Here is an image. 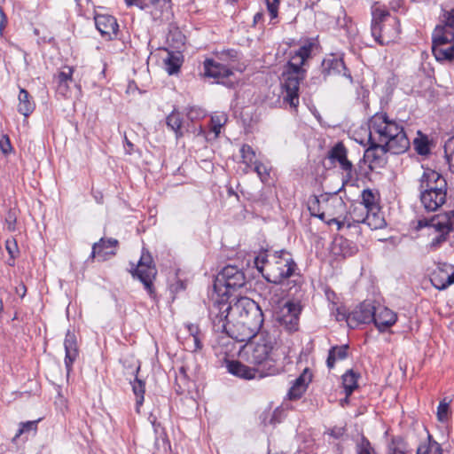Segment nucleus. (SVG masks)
I'll return each mask as SVG.
<instances>
[{
	"label": "nucleus",
	"instance_id": "1",
	"mask_svg": "<svg viewBox=\"0 0 454 454\" xmlns=\"http://www.w3.org/2000/svg\"><path fill=\"white\" fill-rule=\"evenodd\" d=\"M230 337L239 342L249 340L259 333L264 322L260 306L252 299L241 296L229 301Z\"/></svg>",
	"mask_w": 454,
	"mask_h": 454
},
{
	"label": "nucleus",
	"instance_id": "2",
	"mask_svg": "<svg viewBox=\"0 0 454 454\" xmlns=\"http://www.w3.org/2000/svg\"><path fill=\"white\" fill-rule=\"evenodd\" d=\"M254 265L270 283L283 285L286 282L287 285L293 283V286H301V276L297 272V264L286 250L261 253L255 257Z\"/></svg>",
	"mask_w": 454,
	"mask_h": 454
},
{
	"label": "nucleus",
	"instance_id": "3",
	"mask_svg": "<svg viewBox=\"0 0 454 454\" xmlns=\"http://www.w3.org/2000/svg\"><path fill=\"white\" fill-rule=\"evenodd\" d=\"M240 356L250 364L258 368L259 378L278 375L281 367L278 364L273 352L276 339L262 328L249 340H246Z\"/></svg>",
	"mask_w": 454,
	"mask_h": 454
},
{
	"label": "nucleus",
	"instance_id": "4",
	"mask_svg": "<svg viewBox=\"0 0 454 454\" xmlns=\"http://www.w3.org/2000/svg\"><path fill=\"white\" fill-rule=\"evenodd\" d=\"M312 44L308 43L290 53V60L285 66L281 74V86L283 99L293 108L299 105V88L301 82L305 78V70L302 68L306 59L310 56Z\"/></svg>",
	"mask_w": 454,
	"mask_h": 454
},
{
	"label": "nucleus",
	"instance_id": "5",
	"mask_svg": "<svg viewBox=\"0 0 454 454\" xmlns=\"http://www.w3.org/2000/svg\"><path fill=\"white\" fill-rule=\"evenodd\" d=\"M372 35L379 44L387 45L398 38L400 22L397 18L391 17L386 8L375 3L372 6Z\"/></svg>",
	"mask_w": 454,
	"mask_h": 454
},
{
	"label": "nucleus",
	"instance_id": "6",
	"mask_svg": "<svg viewBox=\"0 0 454 454\" xmlns=\"http://www.w3.org/2000/svg\"><path fill=\"white\" fill-rule=\"evenodd\" d=\"M247 283L244 271L234 265L225 266L216 276L213 292L218 296H231V292H234L243 287Z\"/></svg>",
	"mask_w": 454,
	"mask_h": 454
},
{
	"label": "nucleus",
	"instance_id": "7",
	"mask_svg": "<svg viewBox=\"0 0 454 454\" xmlns=\"http://www.w3.org/2000/svg\"><path fill=\"white\" fill-rule=\"evenodd\" d=\"M229 297L218 296L213 292L208 305V317L215 333H225L230 337L231 315L229 313Z\"/></svg>",
	"mask_w": 454,
	"mask_h": 454
},
{
	"label": "nucleus",
	"instance_id": "8",
	"mask_svg": "<svg viewBox=\"0 0 454 454\" xmlns=\"http://www.w3.org/2000/svg\"><path fill=\"white\" fill-rule=\"evenodd\" d=\"M129 272L134 278H137L143 283L145 289L151 296L154 294L153 282L156 278L157 270L148 251L143 250L137 266L132 267Z\"/></svg>",
	"mask_w": 454,
	"mask_h": 454
},
{
	"label": "nucleus",
	"instance_id": "9",
	"mask_svg": "<svg viewBox=\"0 0 454 454\" xmlns=\"http://www.w3.org/2000/svg\"><path fill=\"white\" fill-rule=\"evenodd\" d=\"M400 124L402 121L390 119L386 113H377L369 120V136L376 138L377 142L382 143L391 131L395 132L398 129Z\"/></svg>",
	"mask_w": 454,
	"mask_h": 454
},
{
	"label": "nucleus",
	"instance_id": "10",
	"mask_svg": "<svg viewBox=\"0 0 454 454\" xmlns=\"http://www.w3.org/2000/svg\"><path fill=\"white\" fill-rule=\"evenodd\" d=\"M419 195L428 193H444L448 192V184L445 177L439 172L426 168L419 179Z\"/></svg>",
	"mask_w": 454,
	"mask_h": 454
},
{
	"label": "nucleus",
	"instance_id": "11",
	"mask_svg": "<svg viewBox=\"0 0 454 454\" xmlns=\"http://www.w3.org/2000/svg\"><path fill=\"white\" fill-rule=\"evenodd\" d=\"M203 66L206 76L214 78L217 83L231 85V82H229V78L233 75V67H229L211 59H207Z\"/></svg>",
	"mask_w": 454,
	"mask_h": 454
},
{
	"label": "nucleus",
	"instance_id": "12",
	"mask_svg": "<svg viewBox=\"0 0 454 454\" xmlns=\"http://www.w3.org/2000/svg\"><path fill=\"white\" fill-rule=\"evenodd\" d=\"M370 146L365 150L364 158L369 163L371 169L382 168L387 163L386 153H389L382 143L377 142L376 138L369 136Z\"/></svg>",
	"mask_w": 454,
	"mask_h": 454
},
{
	"label": "nucleus",
	"instance_id": "13",
	"mask_svg": "<svg viewBox=\"0 0 454 454\" xmlns=\"http://www.w3.org/2000/svg\"><path fill=\"white\" fill-rule=\"evenodd\" d=\"M382 144L392 154L405 153L410 148L411 143L404 131L403 123L398 126V129L395 132L391 131Z\"/></svg>",
	"mask_w": 454,
	"mask_h": 454
},
{
	"label": "nucleus",
	"instance_id": "14",
	"mask_svg": "<svg viewBox=\"0 0 454 454\" xmlns=\"http://www.w3.org/2000/svg\"><path fill=\"white\" fill-rule=\"evenodd\" d=\"M373 312L375 306L369 301H364L348 313L347 324L350 328H356L360 324H370L373 322Z\"/></svg>",
	"mask_w": 454,
	"mask_h": 454
},
{
	"label": "nucleus",
	"instance_id": "15",
	"mask_svg": "<svg viewBox=\"0 0 454 454\" xmlns=\"http://www.w3.org/2000/svg\"><path fill=\"white\" fill-rule=\"evenodd\" d=\"M454 226V210L446 212L443 215H434L431 218H419L417 221L416 230H421L425 227L433 229L442 228L445 232L453 231Z\"/></svg>",
	"mask_w": 454,
	"mask_h": 454
},
{
	"label": "nucleus",
	"instance_id": "16",
	"mask_svg": "<svg viewBox=\"0 0 454 454\" xmlns=\"http://www.w3.org/2000/svg\"><path fill=\"white\" fill-rule=\"evenodd\" d=\"M166 124L168 129L174 131L176 139L183 137L184 132H191L197 136L204 134V129L201 125L190 127L189 124H187V127L184 129L183 118L176 108L166 117Z\"/></svg>",
	"mask_w": 454,
	"mask_h": 454
},
{
	"label": "nucleus",
	"instance_id": "17",
	"mask_svg": "<svg viewBox=\"0 0 454 454\" xmlns=\"http://www.w3.org/2000/svg\"><path fill=\"white\" fill-rule=\"evenodd\" d=\"M454 43V8L450 12L445 26H438L433 32L432 46Z\"/></svg>",
	"mask_w": 454,
	"mask_h": 454
},
{
	"label": "nucleus",
	"instance_id": "18",
	"mask_svg": "<svg viewBox=\"0 0 454 454\" xmlns=\"http://www.w3.org/2000/svg\"><path fill=\"white\" fill-rule=\"evenodd\" d=\"M95 25L101 35L107 40H112L117 35L119 25L116 19L109 14H96Z\"/></svg>",
	"mask_w": 454,
	"mask_h": 454
},
{
	"label": "nucleus",
	"instance_id": "19",
	"mask_svg": "<svg viewBox=\"0 0 454 454\" xmlns=\"http://www.w3.org/2000/svg\"><path fill=\"white\" fill-rule=\"evenodd\" d=\"M348 152L345 145L339 142L328 152V158L332 162H338L340 168L346 172L348 179L352 178L353 164L347 157Z\"/></svg>",
	"mask_w": 454,
	"mask_h": 454
},
{
	"label": "nucleus",
	"instance_id": "20",
	"mask_svg": "<svg viewBox=\"0 0 454 454\" xmlns=\"http://www.w3.org/2000/svg\"><path fill=\"white\" fill-rule=\"evenodd\" d=\"M150 2L151 5H143L144 9H150L149 12L153 20L162 23L171 19L173 13L170 0H151Z\"/></svg>",
	"mask_w": 454,
	"mask_h": 454
},
{
	"label": "nucleus",
	"instance_id": "21",
	"mask_svg": "<svg viewBox=\"0 0 454 454\" xmlns=\"http://www.w3.org/2000/svg\"><path fill=\"white\" fill-rule=\"evenodd\" d=\"M321 69V73L324 75L325 80L327 76L342 74L352 82V76L350 73L348 72V69L341 59L335 57L325 59L322 62Z\"/></svg>",
	"mask_w": 454,
	"mask_h": 454
},
{
	"label": "nucleus",
	"instance_id": "22",
	"mask_svg": "<svg viewBox=\"0 0 454 454\" xmlns=\"http://www.w3.org/2000/svg\"><path fill=\"white\" fill-rule=\"evenodd\" d=\"M373 324L380 332H384L390 326L394 325L397 320L396 314L384 306H375L373 312Z\"/></svg>",
	"mask_w": 454,
	"mask_h": 454
},
{
	"label": "nucleus",
	"instance_id": "23",
	"mask_svg": "<svg viewBox=\"0 0 454 454\" xmlns=\"http://www.w3.org/2000/svg\"><path fill=\"white\" fill-rule=\"evenodd\" d=\"M65 366L67 373L69 375L72 371L73 364L76 360L79 355L77 339L74 332L67 331L65 340Z\"/></svg>",
	"mask_w": 454,
	"mask_h": 454
},
{
	"label": "nucleus",
	"instance_id": "24",
	"mask_svg": "<svg viewBox=\"0 0 454 454\" xmlns=\"http://www.w3.org/2000/svg\"><path fill=\"white\" fill-rule=\"evenodd\" d=\"M227 369L230 373L240 379L253 380L259 378V371L257 367H249L239 361L228 362Z\"/></svg>",
	"mask_w": 454,
	"mask_h": 454
},
{
	"label": "nucleus",
	"instance_id": "25",
	"mask_svg": "<svg viewBox=\"0 0 454 454\" xmlns=\"http://www.w3.org/2000/svg\"><path fill=\"white\" fill-rule=\"evenodd\" d=\"M312 374L309 369H305L303 372L294 381L288 391L290 400H297L306 392L309 383L311 381Z\"/></svg>",
	"mask_w": 454,
	"mask_h": 454
},
{
	"label": "nucleus",
	"instance_id": "26",
	"mask_svg": "<svg viewBox=\"0 0 454 454\" xmlns=\"http://www.w3.org/2000/svg\"><path fill=\"white\" fill-rule=\"evenodd\" d=\"M419 200L424 208L427 212H434L440 208L447 200V192L444 193H428L419 195Z\"/></svg>",
	"mask_w": 454,
	"mask_h": 454
},
{
	"label": "nucleus",
	"instance_id": "27",
	"mask_svg": "<svg viewBox=\"0 0 454 454\" xmlns=\"http://www.w3.org/2000/svg\"><path fill=\"white\" fill-rule=\"evenodd\" d=\"M118 245V240L113 238L110 239H100L98 242L94 243L92 246V251L90 254V258H95L96 256L102 258V260L106 259V255H114V251H106V249L110 247H116Z\"/></svg>",
	"mask_w": 454,
	"mask_h": 454
},
{
	"label": "nucleus",
	"instance_id": "28",
	"mask_svg": "<svg viewBox=\"0 0 454 454\" xmlns=\"http://www.w3.org/2000/svg\"><path fill=\"white\" fill-rule=\"evenodd\" d=\"M19 105L18 111L25 117H28L35 110V104L29 95L28 91L25 89H20L19 93Z\"/></svg>",
	"mask_w": 454,
	"mask_h": 454
},
{
	"label": "nucleus",
	"instance_id": "29",
	"mask_svg": "<svg viewBox=\"0 0 454 454\" xmlns=\"http://www.w3.org/2000/svg\"><path fill=\"white\" fill-rule=\"evenodd\" d=\"M450 277L449 265H443V267H439L437 270H434L431 277V282L433 286L439 289L443 290L447 288L450 284H447Z\"/></svg>",
	"mask_w": 454,
	"mask_h": 454
},
{
	"label": "nucleus",
	"instance_id": "30",
	"mask_svg": "<svg viewBox=\"0 0 454 454\" xmlns=\"http://www.w3.org/2000/svg\"><path fill=\"white\" fill-rule=\"evenodd\" d=\"M348 345L334 346L329 349L326 364L328 368L334 367L335 363L344 360L348 356Z\"/></svg>",
	"mask_w": 454,
	"mask_h": 454
},
{
	"label": "nucleus",
	"instance_id": "31",
	"mask_svg": "<svg viewBox=\"0 0 454 454\" xmlns=\"http://www.w3.org/2000/svg\"><path fill=\"white\" fill-rule=\"evenodd\" d=\"M365 224H367L372 230H379L386 226L387 223L380 207H379L377 210L368 211Z\"/></svg>",
	"mask_w": 454,
	"mask_h": 454
},
{
	"label": "nucleus",
	"instance_id": "32",
	"mask_svg": "<svg viewBox=\"0 0 454 454\" xmlns=\"http://www.w3.org/2000/svg\"><path fill=\"white\" fill-rule=\"evenodd\" d=\"M368 210L361 204H353L348 211V217L354 223H365Z\"/></svg>",
	"mask_w": 454,
	"mask_h": 454
},
{
	"label": "nucleus",
	"instance_id": "33",
	"mask_svg": "<svg viewBox=\"0 0 454 454\" xmlns=\"http://www.w3.org/2000/svg\"><path fill=\"white\" fill-rule=\"evenodd\" d=\"M359 375L356 374L353 370L348 371L342 376V384L345 389L346 395L348 396L357 387V379Z\"/></svg>",
	"mask_w": 454,
	"mask_h": 454
},
{
	"label": "nucleus",
	"instance_id": "34",
	"mask_svg": "<svg viewBox=\"0 0 454 454\" xmlns=\"http://www.w3.org/2000/svg\"><path fill=\"white\" fill-rule=\"evenodd\" d=\"M132 384V390L136 395V411L137 413L140 412V407L144 403V395L145 392V382L139 380L137 376Z\"/></svg>",
	"mask_w": 454,
	"mask_h": 454
},
{
	"label": "nucleus",
	"instance_id": "35",
	"mask_svg": "<svg viewBox=\"0 0 454 454\" xmlns=\"http://www.w3.org/2000/svg\"><path fill=\"white\" fill-rule=\"evenodd\" d=\"M242 163H244L247 168L254 167L258 161L256 160V154L254 149L249 145H243L239 150Z\"/></svg>",
	"mask_w": 454,
	"mask_h": 454
},
{
	"label": "nucleus",
	"instance_id": "36",
	"mask_svg": "<svg viewBox=\"0 0 454 454\" xmlns=\"http://www.w3.org/2000/svg\"><path fill=\"white\" fill-rule=\"evenodd\" d=\"M165 69L168 74H177L180 70L182 60L179 55L168 52V56L164 59Z\"/></svg>",
	"mask_w": 454,
	"mask_h": 454
},
{
	"label": "nucleus",
	"instance_id": "37",
	"mask_svg": "<svg viewBox=\"0 0 454 454\" xmlns=\"http://www.w3.org/2000/svg\"><path fill=\"white\" fill-rule=\"evenodd\" d=\"M418 137L413 140V146L415 151L419 155H427L430 153L429 141L426 135L421 131H418Z\"/></svg>",
	"mask_w": 454,
	"mask_h": 454
},
{
	"label": "nucleus",
	"instance_id": "38",
	"mask_svg": "<svg viewBox=\"0 0 454 454\" xmlns=\"http://www.w3.org/2000/svg\"><path fill=\"white\" fill-rule=\"evenodd\" d=\"M361 201L358 204L363 205L368 211L377 210L380 207L376 201L374 193L370 189L364 190L361 194Z\"/></svg>",
	"mask_w": 454,
	"mask_h": 454
},
{
	"label": "nucleus",
	"instance_id": "39",
	"mask_svg": "<svg viewBox=\"0 0 454 454\" xmlns=\"http://www.w3.org/2000/svg\"><path fill=\"white\" fill-rule=\"evenodd\" d=\"M444 157L449 165V168L454 174V136L449 137L443 146Z\"/></svg>",
	"mask_w": 454,
	"mask_h": 454
},
{
	"label": "nucleus",
	"instance_id": "40",
	"mask_svg": "<svg viewBox=\"0 0 454 454\" xmlns=\"http://www.w3.org/2000/svg\"><path fill=\"white\" fill-rule=\"evenodd\" d=\"M417 454H442V448L438 442L431 441L429 436L427 442L418 447Z\"/></svg>",
	"mask_w": 454,
	"mask_h": 454
},
{
	"label": "nucleus",
	"instance_id": "41",
	"mask_svg": "<svg viewBox=\"0 0 454 454\" xmlns=\"http://www.w3.org/2000/svg\"><path fill=\"white\" fill-rule=\"evenodd\" d=\"M218 59L229 67H232V63H236L239 60V52L233 49H228L218 53Z\"/></svg>",
	"mask_w": 454,
	"mask_h": 454
},
{
	"label": "nucleus",
	"instance_id": "42",
	"mask_svg": "<svg viewBox=\"0 0 454 454\" xmlns=\"http://www.w3.org/2000/svg\"><path fill=\"white\" fill-rule=\"evenodd\" d=\"M226 121L227 116L224 114L211 116V130L215 133V137L219 136L221 128L226 123Z\"/></svg>",
	"mask_w": 454,
	"mask_h": 454
},
{
	"label": "nucleus",
	"instance_id": "43",
	"mask_svg": "<svg viewBox=\"0 0 454 454\" xmlns=\"http://www.w3.org/2000/svg\"><path fill=\"white\" fill-rule=\"evenodd\" d=\"M185 115L189 121L195 122L206 117L207 113L201 107L193 106L185 109Z\"/></svg>",
	"mask_w": 454,
	"mask_h": 454
},
{
	"label": "nucleus",
	"instance_id": "44",
	"mask_svg": "<svg viewBox=\"0 0 454 454\" xmlns=\"http://www.w3.org/2000/svg\"><path fill=\"white\" fill-rule=\"evenodd\" d=\"M356 449L357 454H373L374 452L370 442L364 436L357 442Z\"/></svg>",
	"mask_w": 454,
	"mask_h": 454
},
{
	"label": "nucleus",
	"instance_id": "45",
	"mask_svg": "<svg viewBox=\"0 0 454 454\" xmlns=\"http://www.w3.org/2000/svg\"><path fill=\"white\" fill-rule=\"evenodd\" d=\"M388 454H411V452L405 449L404 443L402 440H394L392 445L389 447Z\"/></svg>",
	"mask_w": 454,
	"mask_h": 454
},
{
	"label": "nucleus",
	"instance_id": "46",
	"mask_svg": "<svg viewBox=\"0 0 454 454\" xmlns=\"http://www.w3.org/2000/svg\"><path fill=\"white\" fill-rule=\"evenodd\" d=\"M254 170L257 173L258 176L260 177V179L262 183H266L268 181V179L270 177V173L265 165H263L261 162H257L254 166Z\"/></svg>",
	"mask_w": 454,
	"mask_h": 454
},
{
	"label": "nucleus",
	"instance_id": "47",
	"mask_svg": "<svg viewBox=\"0 0 454 454\" xmlns=\"http://www.w3.org/2000/svg\"><path fill=\"white\" fill-rule=\"evenodd\" d=\"M333 223H335L337 225V230L339 231L341 230L344 226H347V228L352 227V223L348 217V215H346L342 220H339L336 217L329 218L327 221V224L331 225Z\"/></svg>",
	"mask_w": 454,
	"mask_h": 454
},
{
	"label": "nucleus",
	"instance_id": "48",
	"mask_svg": "<svg viewBox=\"0 0 454 454\" xmlns=\"http://www.w3.org/2000/svg\"><path fill=\"white\" fill-rule=\"evenodd\" d=\"M73 69L71 67H65L64 70L60 71L56 76L57 82H72Z\"/></svg>",
	"mask_w": 454,
	"mask_h": 454
},
{
	"label": "nucleus",
	"instance_id": "49",
	"mask_svg": "<svg viewBox=\"0 0 454 454\" xmlns=\"http://www.w3.org/2000/svg\"><path fill=\"white\" fill-rule=\"evenodd\" d=\"M5 248L10 254L11 258L14 260L16 254L19 253L17 241L15 239H7L5 242Z\"/></svg>",
	"mask_w": 454,
	"mask_h": 454
},
{
	"label": "nucleus",
	"instance_id": "50",
	"mask_svg": "<svg viewBox=\"0 0 454 454\" xmlns=\"http://www.w3.org/2000/svg\"><path fill=\"white\" fill-rule=\"evenodd\" d=\"M37 421H27L20 423V427L16 434V437L20 436L25 432L35 431L37 428Z\"/></svg>",
	"mask_w": 454,
	"mask_h": 454
},
{
	"label": "nucleus",
	"instance_id": "51",
	"mask_svg": "<svg viewBox=\"0 0 454 454\" xmlns=\"http://www.w3.org/2000/svg\"><path fill=\"white\" fill-rule=\"evenodd\" d=\"M449 403L441 402L437 408V418L441 422H444L448 419Z\"/></svg>",
	"mask_w": 454,
	"mask_h": 454
},
{
	"label": "nucleus",
	"instance_id": "52",
	"mask_svg": "<svg viewBox=\"0 0 454 454\" xmlns=\"http://www.w3.org/2000/svg\"><path fill=\"white\" fill-rule=\"evenodd\" d=\"M265 1H266V4H267V10L270 15V18L271 19L277 18L280 0H272V1L265 0Z\"/></svg>",
	"mask_w": 454,
	"mask_h": 454
},
{
	"label": "nucleus",
	"instance_id": "53",
	"mask_svg": "<svg viewBox=\"0 0 454 454\" xmlns=\"http://www.w3.org/2000/svg\"><path fill=\"white\" fill-rule=\"evenodd\" d=\"M154 446L158 451L162 450L164 452H167L168 450L170 448V443L166 435H164L156 438Z\"/></svg>",
	"mask_w": 454,
	"mask_h": 454
},
{
	"label": "nucleus",
	"instance_id": "54",
	"mask_svg": "<svg viewBox=\"0 0 454 454\" xmlns=\"http://www.w3.org/2000/svg\"><path fill=\"white\" fill-rule=\"evenodd\" d=\"M17 222V215L16 213L12 210H9L6 217H5V223L7 224V230L9 231H15V225Z\"/></svg>",
	"mask_w": 454,
	"mask_h": 454
},
{
	"label": "nucleus",
	"instance_id": "55",
	"mask_svg": "<svg viewBox=\"0 0 454 454\" xmlns=\"http://www.w3.org/2000/svg\"><path fill=\"white\" fill-rule=\"evenodd\" d=\"M435 231L439 232V234L434 238L433 239L432 242H431V245L433 247H437L439 246L441 243H442L443 241L446 240V238H447V235L450 233V232H445L442 230V228H435L434 229Z\"/></svg>",
	"mask_w": 454,
	"mask_h": 454
},
{
	"label": "nucleus",
	"instance_id": "56",
	"mask_svg": "<svg viewBox=\"0 0 454 454\" xmlns=\"http://www.w3.org/2000/svg\"><path fill=\"white\" fill-rule=\"evenodd\" d=\"M288 312L292 313L290 324L292 325L291 329L296 330L298 325V317L295 309L294 304L289 303L287 304Z\"/></svg>",
	"mask_w": 454,
	"mask_h": 454
},
{
	"label": "nucleus",
	"instance_id": "57",
	"mask_svg": "<svg viewBox=\"0 0 454 454\" xmlns=\"http://www.w3.org/2000/svg\"><path fill=\"white\" fill-rule=\"evenodd\" d=\"M0 149L4 154H8L12 151V147L7 135L2 136L0 139Z\"/></svg>",
	"mask_w": 454,
	"mask_h": 454
},
{
	"label": "nucleus",
	"instance_id": "58",
	"mask_svg": "<svg viewBox=\"0 0 454 454\" xmlns=\"http://www.w3.org/2000/svg\"><path fill=\"white\" fill-rule=\"evenodd\" d=\"M187 330L191 337L200 335V330L198 325L189 324L187 325Z\"/></svg>",
	"mask_w": 454,
	"mask_h": 454
},
{
	"label": "nucleus",
	"instance_id": "59",
	"mask_svg": "<svg viewBox=\"0 0 454 454\" xmlns=\"http://www.w3.org/2000/svg\"><path fill=\"white\" fill-rule=\"evenodd\" d=\"M348 316V314H347L345 308H338L337 309L336 319L338 321H342V320L347 321Z\"/></svg>",
	"mask_w": 454,
	"mask_h": 454
},
{
	"label": "nucleus",
	"instance_id": "60",
	"mask_svg": "<svg viewBox=\"0 0 454 454\" xmlns=\"http://www.w3.org/2000/svg\"><path fill=\"white\" fill-rule=\"evenodd\" d=\"M192 340H193V343H194V347H193L192 351L200 350L202 348V347H203L200 335L192 336Z\"/></svg>",
	"mask_w": 454,
	"mask_h": 454
},
{
	"label": "nucleus",
	"instance_id": "61",
	"mask_svg": "<svg viewBox=\"0 0 454 454\" xmlns=\"http://www.w3.org/2000/svg\"><path fill=\"white\" fill-rule=\"evenodd\" d=\"M58 83V92L62 94V95H65L67 91H68V89H69V86H68V82H57Z\"/></svg>",
	"mask_w": 454,
	"mask_h": 454
},
{
	"label": "nucleus",
	"instance_id": "62",
	"mask_svg": "<svg viewBox=\"0 0 454 454\" xmlns=\"http://www.w3.org/2000/svg\"><path fill=\"white\" fill-rule=\"evenodd\" d=\"M331 206L336 208L344 209L345 208V203L341 199H333L331 201Z\"/></svg>",
	"mask_w": 454,
	"mask_h": 454
},
{
	"label": "nucleus",
	"instance_id": "63",
	"mask_svg": "<svg viewBox=\"0 0 454 454\" xmlns=\"http://www.w3.org/2000/svg\"><path fill=\"white\" fill-rule=\"evenodd\" d=\"M125 3L129 6L137 5L140 9H144L145 8V6L143 5V4H142V2L140 0H125Z\"/></svg>",
	"mask_w": 454,
	"mask_h": 454
},
{
	"label": "nucleus",
	"instance_id": "64",
	"mask_svg": "<svg viewBox=\"0 0 454 454\" xmlns=\"http://www.w3.org/2000/svg\"><path fill=\"white\" fill-rule=\"evenodd\" d=\"M344 433V429L340 427V428H334L331 431V434L334 437V438H339Z\"/></svg>",
	"mask_w": 454,
	"mask_h": 454
}]
</instances>
